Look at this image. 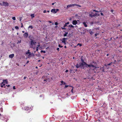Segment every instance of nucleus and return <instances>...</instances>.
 I'll list each match as a JSON object with an SVG mask.
<instances>
[{
  "label": "nucleus",
  "mask_w": 122,
  "mask_h": 122,
  "mask_svg": "<svg viewBox=\"0 0 122 122\" xmlns=\"http://www.w3.org/2000/svg\"><path fill=\"white\" fill-rule=\"evenodd\" d=\"M65 34L64 35V37L66 36L67 35V34L68 33V32H66V31H65Z\"/></svg>",
  "instance_id": "4be33fe9"
},
{
  "label": "nucleus",
  "mask_w": 122,
  "mask_h": 122,
  "mask_svg": "<svg viewBox=\"0 0 122 122\" xmlns=\"http://www.w3.org/2000/svg\"><path fill=\"white\" fill-rule=\"evenodd\" d=\"M55 24L56 25H57L58 24V23L57 22H56Z\"/></svg>",
  "instance_id": "ea45409f"
},
{
  "label": "nucleus",
  "mask_w": 122,
  "mask_h": 122,
  "mask_svg": "<svg viewBox=\"0 0 122 122\" xmlns=\"http://www.w3.org/2000/svg\"><path fill=\"white\" fill-rule=\"evenodd\" d=\"M29 38L30 41L29 44H30V47L32 48H33L35 46L36 43V41L34 40L35 38L32 36H29Z\"/></svg>",
  "instance_id": "f257e3e1"
},
{
  "label": "nucleus",
  "mask_w": 122,
  "mask_h": 122,
  "mask_svg": "<svg viewBox=\"0 0 122 122\" xmlns=\"http://www.w3.org/2000/svg\"><path fill=\"white\" fill-rule=\"evenodd\" d=\"M76 68H79L80 67L79 65V64H77L76 66Z\"/></svg>",
  "instance_id": "b1692460"
},
{
  "label": "nucleus",
  "mask_w": 122,
  "mask_h": 122,
  "mask_svg": "<svg viewBox=\"0 0 122 122\" xmlns=\"http://www.w3.org/2000/svg\"><path fill=\"white\" fill-rule=\"evenodd\" d=\"M29 61H27V63H29Z\"/></svg>",
  "instance_id": "774afa93"
},
{
  "label": "nucleus",
  "mask_w": 122,
  "mask_h": 122,
  "mask_svg": "<svg viewBox=\"0 0 122 122\" xmlns=\"http://www.w3.org/2000/svg\"><path fill=\"white\" fill-rule=\"evenodd\" d=\"M99 34V33H96L95 34V37H96L97 36V35H98Z\"/></svg>",
  "instance_id": "7c9ffc66"
},
{
  "label": "nucleus",
  "mask_w": 122,
  "mask_h": 122,
  "mask_svg": "<svg viewBox=\"0 0 122 122\" xmlns=\"http://www.w3.org/2000/svg\"><path fill=\"white\" fill-rule=\"evenodd\" d=\"M67 24H66V23L65 24V25H64V26H63V27H66V26H67Z\"/></svg>",
  "instance_id": "e433bc0d"
},
{
  "label": "nucleus",
  "mask_w": 122,
  "mask_h": 122,
  "mask_svg": "<svg viewBox=\"0 0 122 122\" xmlns=\"http://www.w3.org/2000/svg\"><path fill=\"white\" fill-rule=\"evenodd\" d=\"M93 63L94 64V65L95 66V67H93L94 68L92 70L93 71L94 73H95L96 72V68H97V67H96V66H97V64L96 62L95 61H93Z\"/></svg>",
  "instance_id": "20e7f679"
},
{
  "label": "nucleus",
  "mask_w": 122,
  "mask_h": 122,
  "mask_svg": "<svg viewBox=\"0 0 122 122\" xmlns=\"http://www.w3.org/2000/svg\"><path fill=\"white\" fill-rule=\"evenodd\" d=\"M15 28L16 29H19V27L18 26H15Z\"/></svg>",
  "instance_id": "2f4dec72"
},
{
  "label": "nucleus",
  "mask_w": 122,
  "mask_h": 122,
  "mask_svg": "<svg viewBox=\"0 0 122 122\" xmlns=\"http://www.w3.org/2000/svg\"><path fill=\"white\" fill-rule=\"evenodd\" d=\"M79 45V46H82V45L81 44H80L79 43H78V44H77V46H78Z\"/></svg>",
  "instance_id": "a878e982"
},
{
  "label": "nucleus",
  "mask_w": 122,
  "mask_h": 122,
  "mask_svg": "<svg viewBox=\"0 0 122 122\" xmlns=\"http://www.w3.org/2000/svg\"><path fill=\"white\" fill-rule=\"evenodd\" d=\"M66 84V83H65V82H64V83H63V84H63V85H65V84Z\"/></svg>",
  "instance_id": "338daca9"
},
{
  "label": "nucleus",
  "mask_w": 122,
  "mask_h": 122,
  "mask_svg": "<svg viewBox=\"0 0 122 122\" xmlns=\"http://www.w3.org/2000/svg\"><path fill=\"white\" fill-rule=\"evenodd\" d=\"M96 15L95 14H94L93 16H91L90 15V16H91L92 17L93 16H96Z\"/></svg>",
  "instance_id": "37998d69"
},
{
  "label": "nucleus",
  "mask_w": 122,
  "mask_h": 122,
  "mask_svg": "<svg viewBox=\"0 0 122 122\" xmlns=\"http://www.w3.org/2000/svg\"><path fill=\"white\" fill-rule=\"evenodd\" d=\"M69 24V22H68L66 23V24H67V25L68 24Z\"/></svg>",
  "instance_id": "3c124183"
},
{
  "label": "nucleus",
  "mask_w": 122,
  "mask_h": 122,
  "mask_svg": "<svg viewBox=\"0 0 122 122\" xmlns=\"http://www.w3.org/2000/svg\"><path fill=\"white\" fill-rule=\"evenodd\" d=\"M0 111L1 112H3V109H2V108H0Z\"/></svg>",
  "instance_id": "72a5a7b5"
},
{
  "label": "nucleus",
  "mask_w": 122,
  "mask_h": 122,
  "mask_svg": "<svg viewBox=\"0 0 122 122\" xmlns=\"http://www.w3.org/2000/svg\"><path fill=\"white\" fill-rule=\"evenodd\" d=\"M77 6L79 7H81V6L80 5L78 4H74V6Z\"/></svg>",
  "instance_id": "aec40b11"
},
{
  "label": "nucleus",
  "mask_w": 122,
  "mask_h": 122,
  "mask_svg": "<svg viewBox=\"0 0 122 122\" xmlns=\"http://www.w3.org/2000/svg\"><path fill=\"white\" fill-rule=\"evenodd\" d=\"M13 89H15V86H13Z\"/></svg>",
  "instance_id": "5fc2aeb1"
},
{
  "label": "nucleus",
  "mask_w": 122,
  "mask_h": 122,
  "mask_svg": "<svg viewBox=\"0 0 122 122\" xmlns=\"http://www.w3.org/2000/svg\"><path fill=\"white\" fill-rule=\"evenodd\" d=\"M42 80L44 81L42 82V83L44 84L45 83V81H50V79L49 78H47V76H43L42 77Z\"/></svg>",
  "instance_id": "f03ea898"
},
{
  "label": "nucleus",
  "mask_w": 122,
  "mask_h": 122,
  "mask_svg": "<svg viewBox=\"0 0 122 122\" xmlns=\"http://www.w3.org/2000/svg\"><path fill=\"white\" fill-rule=\"evenodd\" d=\"M95 14H96V15H98V16L100 15L99 14H98V13H96Z\"/></svg>",
  "instance_id": "c03bdc74"
},
{
  "label": "nucleus",
  "mask_w": 122,
  "mask_h": 122,
  "mask_svg": "<svg viewBox=\"0 0 122 122\" xmlns=\"http://www.w3.org/2000/svg\"><path fill=\"white\" fill-rule=\"evenodd\" d=\"M90 65H88L87 63V64H85L86 65V67H95V66L94 65V64L93 63V62L90 63Z\"/></svg>",
  "instance_id": "39448f33"
},
{
  "label": "nucleus",
  "mask_w": 122,
  "mask_h": 122,
  "mask_svg": "<svg viewBox=\"0 0 122 122\" xmlns=\"http://www.w3.org/2000/svg\"><path fill=\"white\" fill-rule=\"evenodd\" d=\"M14 55V54H11L9 56V57L10 58H13Z\"/></svg>",
  "instance_id": "ddd939ff"
},
{
  "label": "nucleus",
  "mask_w": 122,
  "mask_h": 122,
  "mask_svg": "<svg viewBox=\"0 0 122 122\" xmlns=\"http://www.w3.org/2000/svg\"><path fill=\"white\" fill-rule=\"evenodd\" d=\"M111 65V64H110V63L109 64H108L107 65L105 64L104 65V66H109V65Z\"/></svg>",
  "instance_id": "cd10ccee"
},
{
  "label": "nucleus",
  "mask_w": 122,
  "mask_h": 122,
  "mask_svg": "<svg viewBox=\"0 0 122 122\" xmlns=\"http://www.w3.org/2000/svg\"><path fill=\"white\" fill-rule=\"evenodd\" d=\"M111 11L112 13H113V10H111Z\"/></svg>",
  "instance_id": "864d4df0"
},
{
  "label": "nucleus",
  "mask_w": 122,
  "mask_h": 122,
  "mask_svg": "<svg viewBox=\"0 0 122 122\" xmlns=\"http://www.w3.org/2000/svg\"><path fill=\"white\" fill-rule=\"evenodd\" d=\"M29 107H24V109L25 110H27L29 109Z\"/></svg>",
  "instance_id": "5701e85b"
},
{
  "label": "nucleus",
  "mask_w": 122,
  "mask_h": 122,
  "mask_svg": "<svg viewBox=\"0 0 122 122\" xmlns=\"http://www.w3.org/2000/svg\"><path fill=\"white\" fill-rule=\"evenodd\" d=\"M0 86L1 87H3V86L2 85H1Z\"/></svg>",
  "instance_id": "bf43d9fd"
},
{
  "label": "nucleus",
  "mask_w": 122,
  "mask_h": 122,
  "mask_svg": "<svg viewBox=\"0 0 122 122\" xmlns=\"http://www.w3.org/2000/svg\"><path fill=\"white\" fill-rule=\"evenodd\" d=\"M26 54L27 55L28 54H29V56L31 55V54L30 53V52H29V50H28V51L26 52Z\"/></svg>",
  "instance_id": "a211bd4d"
},
{
  "label": "nucleus",
  "mask_w": 122,
  "mask_h": 122,
  "mask_svg": "<svg viewBox=\"0 0 122 122\" xmlns=\"http://www.w3.org/2000/svg\"><path fill=\"white\" fill-rule=\"evenodd\" d=\"M23 36L24 37L26 38L28 36V34L27 32H25Z\"/></svg>",
  "instance_id": "0eeeda50"
},
{
  "label": "nucleus",
  "mask_w": 122,
  "mask_h": 122,
  "mask_svg": "<svg viewBox=\"0 0 122 122\" xmlns=\"http://www.w3.org/2000/svg\"><path fill=\"white\" fill-rule=\"evenodd\" d=\"M100 14H101V15H102V16H103L104 15H103V13H102V12Z\"/></svg>",
  "instance_id": "de8ad7c7"
},
{
  "label": "nucleus",
  "mask_w": 122,
  "mask_h": 122,
  "mask_svg": "<svg viewBox=\"0 0 122 122\" xmlns=\"http://www.w3.org/2000/svg\"><path fill=\"white\" fill-rule=\"evenodd\" d=\"M38 47H37L36 48V51H38Z\"/></svg>",
  "instance_id": "a19ab883"
},
{
  "label": "nucleus",
  "mask_w": 122,
  "mask_h": 122,
  "mask_svg": "<svg viewBox=\"0 0 122 122\" xmlns=\"http://www.w3.org/2000/svg\"><path fill=\"white\" fill-rule=\"evenodd\" d=\"M73 88H74V87H73V88H72V89L71 90V92L72 93H73Z\"/></svg>",
  "instance_id": "473e14b6"
},
{
  "label": "nucleus",
  "mask_w": 122,
  "mask_h": 122,
  "mask_svg": "<svg viewBox=\"0 0 122 122\" xmlns=\"http://www.w3.org/2000/svg\"><path fill=\"white\" fill-rule=\"evenodd\" d=\"M93 11H95V12H99V11H97V10H93Z\"/></svg>",
  "instance_id": "79ce46f5"
},
{
  "label": "nucleus",
  "mask_w": 122,
  "mask_h": 122,
  "mask_svg": "<svg viewBox=\"0 0 122 122\" xmlns=\"http://www.w3.org/2000/svg\"><path fill=\"white\" fill-rule=\"evenodd\" d=\"M23 24L22 23L21 25V28L23 27Z\"/></svg>",
  "instance_id": "603ef678"
},
{
  "label": "nucleus",
  "mask_w": 122,
  "mask_h": 122,
  "mask_svg": "<svg viewBox=\"0 0 122 122\" xmlns=\"http://www.w3.org/2000/svg\"><path fill=\"white\" fill-rule=\"evenodd\" d=\"M57 50L58 51H59V48H57Z\"/></svg>",
  "instance_id": "49530a36"
},
{
  "label": "nucleus",
  "mask_w": 122,
  "mask_h": 122,
  "mask_svg": "<svg viewBox=\"0 0 122 122\" xmlns=\"http://www.w3.org/2000/svg\"><path fill=\"white\" fill-rule=\"evenodd\" d=\"M67 39V38H63L62 39V42H66V40Z\"/></svg>",
  "instance_id": "f8f14e48"
},
{
  "label": "nucleus",
  "mask_w": 122,
  "mask_h": 122,
  "mask_svg": "<svg viewBox=\"0 0 122 122\" xmlns=\"http://www.w3.org/2000/svg\"><path fill=\"white\" fill-rule=\"evenodd\" d=\"M68 71V70H66V71L65 72H67Z\"/></svg>",
  "instance_id": "680f3d73"
},
{
  "label": "nucleus",
  "mask_w": 122,
  "mask_h": 122,
  "mask_svg": "<svg viewBox=\"0 0 122 122\" xmlns=\"http://www.w3.org/2000/svg\"><path fill=\"white\" fill-rule=\"evenodd\" d=\"M89 33L91 35H92L93 34V32L91 30L89 31Z\"/></svg>",
  "instance_id": "412c9836"
},
{
  "label": "nucleus",
  "mask_w": 122,
  "mask_h": 122,
  "mask_svg": "<svg viewBox=\"0 0 122 122\" xmlns=\"http://www.w3.org/2000/svg\"><path fill=\"white\" fill-rule=\"evenodd\" d=\"M69 87H72V88H73V86H70V85H69Z\"/></svg>",
  "instance_id": "0e129e2a"
},
{
  "label": "nucleus",
  "mask_w": 122,
  "mask_h": 122,
  "mask_svg": "<svg viewBox=\"0 0 122 122\" xmlns=\"http://www.w3.org/2000/svg\"><path fill=\"white\" fill-rule=\"evenodd\" d=\"M46 10H44L43 12L44 13H46Z\"/></svg>",
  "instance_id": "a18cd8bd"
},
{
  "label": "nucleus",
  "mask_w": 122,
  "mask_h": 122,
  "mask_svg": "<svg viewBox=\"0 0 122 122\" xmlns=\"http://www.w3.org/2000/svg\"><path fill=\"white\" fill-rule=\"evenodd\" d=\"M74 6V4H70V5H68L67 6L66 9H68V8H69V7H72V6Z\"/></svg>",
  "instance_id": "6e6552de"
},
{
  "label": "nucleus",
  "mask_w": 122,
  "mask_h": 122,
  "mask_svg": "<svg viewBox=\"0 0 122 122\" xmlns=\"http://www.w3.org/2000/svg\"><path fill=\"white\" fill-rule=\"evenodd\" d=\"M40 46V45H37V47H39Z\"/></svg>",
  "instance_id": "69168bd1"
},
{
  "label": "nucleus",
  "mask_w": 122,
  "mask_h": 122,
  "mask_svg": "<svg viewBox=\"0 0 122 122\" xmlns=\"http://www.w3.org/2000/svg\"><path fill=\"white\" fill-rule=\"evenodd\" d=\"M27 78V77L26 76H25L24 77V79L25 80Z\"/></svg>",
  "instance_id": "8fccbe9b"
},
{
  "label": "nucleus",
  "mask_w": 122,
  "mask_h": 122,
  "mask_svg": "<svg viewBox=\"0 0 122 122\" xmlns=\"http://www.w3.org/2000/svg\"><path fill=\"white\" fill-rule=\"evenodd\" d=\"M6 86H7L8 87H9L10 86V85H6Z\"/></svg>",
  "instance_id": "4d7b16f0"
},
{
  "label": "nucleus",
  "mask_w": 122,
  "mask_h": 122,
  "mask_svg": "<svg viewBox=\"0 0 122 122\" xmlns=\"http://www.w3.org/2000/svg\"><path fill=\"white\" fill-rule=\"evenodd\" d=\"M83 24L84 25V26L85 27H87V25L86 24V23L85 22H83Z\"/></svg>",
  "instance_id": "6ab92c4d"
},
{
  "label": "nucleus",
  "mask_w": 122,
  "mask_h": 122,
  "mask_svg": "<svg viewBox=\"0 0 122 122\" xmlns=\"http://www.w3.org/2000/svg\"><path fill=\"white\" fill-rule=\"evenodd\" d=\"M81 61L82 62V63H83L84 64H87V63H86V62H84V59L82 58H81Z\"/></svg>",
  "instance_id": "f3484780"
},
{
  "label": "nucleus",
  "mask_w": 122,
  "mask_h": 122,
  "mask_svg": "<svg viewBox=\"0 0 122 122\" xmlns=\"http://www.w3.org/2000/svg\"><path fill=\"white\" fill-rule=\"evenodd\" d=\"M59 10V9H56V12L57 11H58Z\"/></svg>",
  "instance_id": "09e8293b"
},
{
  "label": "nucleus",
  "mask_w": 122,
  "mask_h": 122,
  "mask_svg": "<svg viewBox=\"0 0 122 122\" xmlns=\"http://www.w3.org/2000/svg\"><path fill=\"white\" fill-rule=\"evenodd\" d=\"M21 42V40L20 41H18V42H17V44H18L19 43H20Z\"/></svg>",
  "instance_id": "4c0bfd02"
},
{
  "label": "nucleus",
  "mask_w": 122,
  "mask_h": 122,
  "mask_svg": "<svg viewBox=\"0 0 122 122\" xmlns=\"http://www.w3.org/2000/svg\"><path fill=\"white\" fill-rule=\"evenodd\" d=\"M9 4L7 2H5L3 1V5H4L5 6H8L9 5Z\"/></svg>",
  "instance_id": "423d86ee"
},
{
  "label": "nucleus",
  "mask_w": 122,
  "mask_h": 122,
  "mask_svg": "<svg viewBox=\"0 0 122 122\" xmlns=\"http://www.w3.org/2000/svg\"><path fill=\"white\" fill-rule=\"evenodd\" d=\"M30 28L31 29H32L33 28V26H32L30 25L29 26V27H28V28Z\"/></svg>",
  "instance_id": "bb28decb"
},
{
  "label": "nucleus",
  "mask_w": 122,
  "mask_h": 122,
  "mask_svg": "<svg viewBox=\"0 0 122 122\" xmlns=\"http://www.w3.org/2000/svg\"><path fill=\"white\" fill-rule=\"evenodd\" d=\"M41 53H46V51H45L41 50Z\"/></svg>",
  "instance_id": "393cba45"
},
{
  "label": "nucleus",
  "mask_w": 122,
  "mask_h": 122,
  "mask_svg": "<svg viewBox=\"0 0 122 122\" xmlns=\"http://www.w3.org/2000/svg\"><path fill=\"white\" fill-rule=\"evenodd\" d=\"M58 46L60 48H62L63 47L62 46H61L60 44H59L58 45Z\"/></svg>",
  "instance_id": "c756f323"
},
{
  "label": "nucleus",
  "mask_w": 122,
  "mask_h": 122,
  "mask_svg": "<svg viewBox=\"0 0 122 122\" xmlns=\"http://www.w3.org/2000/svg\"><path fill=\"white\" fill-rule=\"evenodd\" d=\"M51 12L55 14L56 13V10L55 9H52L51 10Z\"/></svg>",
  "instance_id": "9b49d317"
},
{
  "label": "nucleus",
  "mask_w": 122,
  "mask_h": 122,
  "mask_svg": "<svg viewBox=\"0 0 122 122\" xmlns=\"http://www.w3.org/2000/svg\"><path fill=\"white\" fill-rule=\"evenodd\" d=\"M79 65L80 67H81V66H82L83 67L82 68L85 69L84 67H84V65H85V64H84L83 63H80L79 64Z\"/></svg>",
  "instance_id": "9d476101"
},
{
  "label": "nucleus",
  "mask_w": 122,
  "mask_h": 122,
  "mask_svg": "<svg viewBox=\"0 0 122 122\" xmlns=\"http://www.w3.org/2000/svg\"><path fill=\"white\" fill-rule=\"evenodd\" d=\"M6 83V84H8V82L7 80H3V82H2V83Z\"/></svg>",
  "instance_id": "2eb2a0df"
},
{
  "label": "nucleus",
  "mask_w": 122,
  "mask_h": 122,
  "mask_svg": "<svg viewBox=\"0 0 122 122\" xmlns=\"http://www.w3.org/2000/svg\"><path fill=\"white\" fill-rule=\"evenodd\" d=\"M12 19L13 20H15V17H12Z\"/></svg>",
  "instance_id": "f704fd0d"
},
{
  "label": "nucleus",
  "mask_w": 122,
  "mask_h": 122,
  "mask_svg": "<svg viewBox=\"0 0 122 122\" xmlns=\"http://www.w3.org/2000/svg\"><path fill=\"white\" fill-rule=\"evenodd\" d=\"M48 22L50 23H52V22L51 21H50V20Z\"/></svg>",
  "instance_id": "e2e57ef3"
},
{
  "label": "nucleus",
  "mask_w": 122,
  "mask_h": 122,
  "mask_svg": "<svg viewBox=\"0 0 122 122\" xmlns=\"http://www.w3.org/2000/svg\"><path fill=\"white\" fill-rule=\"evenodd\" d=\"M61 28L62 30H66V28H65V27H61Z\"/></svg>",
  "instance_id": "58836bf2"
},
{
  "label": "nucleus",
  "mask_w": 122,
  "mask_h": 122,
  "mask_svg": "<svg viewBox=\"0 0 122 122\" xmlns=\"http://www.w3.org/2000/svg\"><path fill=\"white\" fill-rule=\"evenodd\" d=\"M100 70H102V72H104L105 69L104 67H102L100 68Z\"/></svg>",
  "instance_id": "4468645a"
},
{
  "label": "nucleus",
  "mask_w": 122,
  "mask_h": 122,
  "mask_svg": "<svg viewBox=\"0 0 122 122\" xmlns=\"http://www.w3.org/2000/svg\"><path fill=\"white\" fill-rule=\"evenodd\" d=\"M77 23V21L76 20H73L72 22V24L73 25H76Z\"/></svg>",
  "instance_id": "1a4fd4ad"
},
{
  "label": "nucleus",
  "mask_w": 122,
  "mask_h": 122,
  "mask_svg": "<svg viewBox=\"0 0 122 122\" xmlns=\"http://www.w3.org/2000/svg\"><path fill=\"white\" fill-rule=\"evenodd\" d=\"M31 17L33 18L34 17V14H32L31 15Z\"/></svg>",
  "instance_id": "c85d7f7f"
},
{
  "label": "nucleus",
  "mask_w": 122,
  "mask_h": 122,
  "mask_svg": "<svg viewBox=\"0 0 122 122\" xmlns=\"http://www.w3.org/2000/svg\"><path fill=\"white\" fill-rule=\"evenodd\" d=\"M0 119L1 120L5 121L4 122H7L9 119L7 116H3L0 117Z\"/></svg>",
  "instance_id": "7ed1b4c3"
},
{
  "label": "nucleus",
  "mask_w": 122,
  "mask_h": 122,
  "mask_svg": "<svg viewBox=\"0 0 122 122\" xmlns=\"http://www.w3.org/2000/svg\"><path fill=\"white\" fill-rule=\"evenodd\" d=\"M69 86V85H65V88H66L67 87H68Z\"/></svg>",
  "instance_id": "c9c22d12"
},
{
  "label": "nucleus",
  "mask_w": 122,
  "mask_h": 122,
  "mask_svg": "<svg viewBox=\"0 0 122 122\" xmlns=\"http://www.w3.org/2000/svg\"><path fill=\"white\" fill-rule=\"evenodd\" d=\"M3 84V85H3V86H5V84H4V83H2L1 84Z\"/></svg>",
  "instance_id": "13d9d810"
},
{
  "label": "nucleus",
  "mask_w": 122,
  "mask_h": 122,
  "mask_svg": "<svg viewBox=\"0 0 122 122\" xmlns=\"http://www.w3.org/2000/svg\"><path fill=\"white\" fill-rule=\"evenodd\" d=\"M61 82L62 84H63V83H64V82L63 81H61Z\"/></svg>",
  "instance_id": "6e6d98bb"
},
{
  "label": "nucleus",
  "mask_w": 122,
  "mask_h": 122,
  "mask_svg": "<svg viewBox=\"0 0 122 122\" xmlns=\"http://www.w3.org/2000/svg\"><path fill=\"white\" fill-rule=\"evenodd\" d=\"M68 27L70 28H72L73 29V28L74 27V26L71 24L69 25L68 26Z\"/></svg>",
  "instance_id": "dca6fc26"
},
{
  "label": "nucleus",
  "mask_w": 122,
  "mask_h": 122,
  "mask_svg": "<svg viewBox=\"0 0 122 122\" xmlns=\"http://www.w3.org/2000/svg\"><path fill=\"white\" fill-rule=\"evenodd\" d=\"M0 5H1V6H3V3L2 4L1 3H0Z\"/></svg>",
  "instance_id": "052dcab7"
}]
</instances>
